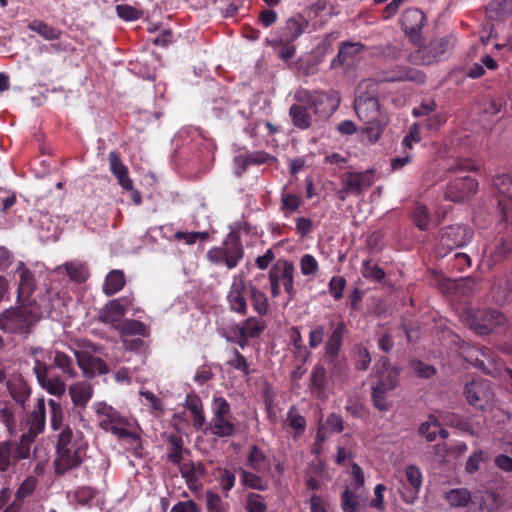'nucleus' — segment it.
<instances>
[{
	"mask_svg": "<svg viewBox=\"0 0 512 512\" xmlns=\"http://www.w3.org/2000/svg\"><path fill=\"white\" fill-rule=\"evenodd\" d=\"M464 358L484 374L498 377L503 366L502 359L488 347L473 345L463 351Z\"/></svg>",
	"mask_w": 512,
	"mask_h": 512,
	"instance_id": "9d476101",
	"label": "nucleus"
},
{
	"mask_svg": "<svg viewBox=\"0 0 512 512\" xmlns=\"http://www.w3.org/2000/svg\"><path fill=\"white\" fill-rule=\"evenodd\" d=\"M445 500L452 507H467L472 500L471 493L466 488H454L445 493Z\"/></svg>",
	"mask_w": 512,
	"mask_h": 512,
	"instance_id": "49530a36",
	"label": "nucleus"
},
{
	"mask_svg": "<svg viewBox=\"0 0 512 512\" xmlns=\"http://www.w3.org/2000/svg\"><path fill=\"white\" fill-rule=\"evenodd\" d=\"M213 417L210 422V432L217 437H230L236 432V425L232 421L231 408L223 397L215 398L212 404Z\"/></svg>",
	"mask_w": 512,
	"mask_h": 512,
	"instance_id": "4468645a",
	"label": "nucleus"
},
{
	"mask_svg": "<svg viewBox=\"0 0 512 512\" xmlns=\"http://www.w3.org/2000/svg\"><path fill=\"white\" fill-rule=\"evenodd\" d=\"M493 300L499 305L512 301V279L501 277L496 280L492 288Z\"/></svg>",
	"mask_w": 512,
	"mask_h": 512,
	"instance_id": "ea45409f",
	"label": "nucleus"
},
{
	"mask_svg": "<svg viewBox=\"0 0 512 512\" xmlns=\"http://www.w3.org/2000/svg\"><path fill=\"white\" fill-rule=\"evenodd\" d=\"M366 50L367 47L360 42H342L337 55L332 60L331 65L332 67H338L344 64H349L358 54Z\"/></svg>",
	"mask_w": 512,
	"mask_h": 512,
	"instance_id": "473e14b6",
	"label": "nucleus"
},
{
	"mask_svg": "<svg viewBox=\"0 0 512 512\" xmlns=\"http://www.w3.org/2000/svg\"><path fill=\"white\" fill-rule=\"evenodd\" d=\"M439 426L440 423L438 419L435 416L430 415L427 421L421 423L418 428V433L425 437L428 442H433L437 438V429Z\"/></svg>",
	"mask_w": 512,
	"mask_h": 512,
	"instance_id": "13d9d810",
	"label": "nucleus"
},
{
	"mask_svg": "<svg viewBox=\"0 0 512 512\" xmlns=\"http://www.w3.org/2000/svg\"><path fill=\"white\" fill-rule=\"evenodd\" d=\"M249 297L254 311L260 316L269 312V300L267 295L252 282H249Z\"/></svg>",
	"mask_w": 512,
	"mask_h": 512,
	"instance_id": "c03bdc74",
	"label": "nucleus"
},
{
	"mask_svg": "<svg viewBox=\"0 0 512 512\" xmlns=\"http://www.w3.org/2000/svg\"><path fill=\"white\" fill-rule=\"evenodd\" d=\"M380 82H403L411 81L415 83H423L425 74L408 66H395L391 69L383 71L379 76Z\"/></svg>",
	"mask_w": 512,
	"mask_h": 512,
	"instance_id": "bb28decb",
	"label": "nucleus"
},
{
	"mask_svg": "<svg viewBox=\"0 0 512 512\" xmlns=\"http://www.w3.org/2000/svg\"><path fill=\"white\" fill-rule=\"evenodd\" d=\"M491 20L504 21L512 16V0H494L487 8Z\"/></svg>",
	"mask_w": 512,
	"mask_h": 512,
	"instance_id": "a18cd8bd",
	"label": "nucleus"
},
{
	"mask_svg": "<svg viewBox=\"0 0 512 512\" xmlns=\"http://www.w3.org/2000/svg\"><path fill=\"white\" fill-rule=\"evenodd\" d=\"M346 325L343 321L338 322L332 329L324 345V360L331 365V374L341 376L346 374L347 364L339 360V354L343 345Z\"/></svg>",
	"mask_w": 512,
	"mask_h": 512,
	"instance_id": "9b49d317",
	"label": "nucleus"
},
{
	"mask_svg": "<svg viewBox=\"0 0 512 512\" xmlns=\"http://www.w3.org/2000/svg\"><path fill=\"white\" fill-rule=\"evenodd\" d=\"M405 477L408 487L403 484L400 491L402 500L407 504H413L418 498L420 488L422 486V473L415 465H408L405 468Z\"/></svg>",
	"mask_w": 512,
	"mask_h": 512,
	"instance_id": "c85d7f7f",
	"label": "nucleus"
},
{
	"mask_svg": "<svg viewBox=\"0 0 512 512\" xmlns=\"http://www.w3.org/2000/svg\"><path fill=\"white\" fill-rule=\"evenodd\" d=\"M425 24V14L418 8H408L401 15V27L414 44L421 41V31Z\"/></svg>",
	"mask_w": 512,
	"mask_h": 512,
	"instance_id": "393cba45",
	"label": "nucleus"
},
{
	"mask_svg": "<svg viewBox=\"0 0 512 512\" xmlns=\"http://www.w3.org/2000/svg\"><path fill=\"white\" fill-rule=\"evenodd\" d=\"M399 374L400 370L398 368L390 366L388 357H380L376 365L378 381L373 386L371 393L373 404L379 411L389 409L387 393L398 386Z\"/></svg>",
	"mask_w": 512,
	"mask_h": 512,
	"instance_id": "423d86ee",
	"label": "nucleus"
},
{
	"mask_svg": "<svg viewBox=\"0 0 512 512\" xmlns=\"http://www.w3.org/2000/svg\"><path fill=\"white\" fill-rule=\"evenodd\" d=\"M244 247L238 231L228 233L221 246L212 247L206 257L215 265H225L227 269L236 268L244 258Z\"/></svg>",
	"mask_w": 512,
	"mask_h": 512,
	"instance_id": "0eeeda50",
	"label": "nucleus"
},
{
	"mask_svg": "<svg viewBox=\"0 0 512 512\" xmlns=\"http://www.w3.org/2000/svg\"><path fill=\"white\" fill-rule=\"evenodd\" d=\"M361 274L364 278L377 283H380L386 276L385 271L373 264L371 259H366L362 262Z\"/></svg>",
	"mask_w": 512,
	"mask_h": 512,
	"instance_id": "5fc2aeb1",
	"label": "nucleus"
},
{
	"mask_svg": "<svg viewBox=\"0 0 512 512\" xmlns=\"http://www.w3.org/2000/svg\"><path fill=\"white\" fill-rule=\"evenodd\" d=\"M186 408L193 415V422L195 427H201L205 422V416L202 411V402L195 394H189L185 401Z\"/></svg>",
	"mask_w": 512,
	"mask_h": 512,
	"instance_id": "8fccbe9b",
	"label": "nucleus"
},
{
	"mask_svg": "<svg viewBox=\"0 0 512 512\" xmlns=\"http://www.w3.org/2000/svg\"><path fill=\"white\" fill-rule=\"evenodd\" d=\"M326 387V369L323 364L317 363L311 371L309 389L313 396L317 399L323 400L328 397Z\"/></svg>",
	"mask_w": 512,
	"mask_h": 512,
	"instance_id": "72a5a7b5",
	"label": "nucleus"
},
{
	"mask_svg": "<svg viewBox=\"0 0 512 512\" xmlns=\"http://www.w3.org/2000/svg\"><path fill=\"white\" fill-rule=\"evenodd\" d=\"M345 287L346 280L342 276H333L328 283L329 293L336 301L342 299Z\"/></svg>",
	"mask_w": 512,
	"mask_h": 512,
	"instance_id": "69168bd1",
	"label": "nucleus"
},
{
	"mask_svg": "<svg viewBox=\"0 0 512 512\" xmlns=\"http://www.w3.org/2000/svg\"><path fill=\"white\" fill-rule=\"evenodd\" d=\"M74 354L85 377L93 378L96 375H105L109 372V367L103 359L84 351H75Z\"/></svg>",
	"mask_w": 512,
	"mask_h": 512,
	"instance_id": "cd10ccee",
	"label": "nucleus"
},
{
	"mask_svg": "<svg viewBox=\"0 0 512 512\" xmlns=\"http://www.w3.org/2000/svg\"><path fill=\"white\" fill-rule=\"evenodd\" d=\"M120 338H128L130 336H140L147 338L150 336V328L142 321L135 319H124L117 330Z\"/></svg>",
	"mask_w": 512,
	"mask_h": 512,
	"instance_id": "58836bf2",
	"label": "nucleus"
},
{
	"mask_svg": "<svg viewBox=\"0 0 512 512\" xmlns=\"http://www.w3.org/2000/svg\"><path fill=\"white\" fill-rule=\"evenodd\" d=\"M60 269H64L69 279L76 283H83L90 276L88 266L86 263L83 262H66L62 266L58 267V270Z\"/></svg>",
	"mask_w": 512,
	"mask_h": 512,
	"instance_id": "79ce46f5",
	"label": "nucleus"
},
{
	"mask_svg": "<svg viewBox=\"0 0 512 512\" xmlns=\"http://www.w3.org/2000/svg\"><path fill=\"white\" fill-rule=\"evenodd\" d=\"M245 509L247 512H267L264 497L257 493H249L246 497Z\"/></svg>",
	"mask_w": 512,
	"mask_h": 512,
	"instance_id": "052dcab7",
	"label": "nucleus"
},
{
	"mask_svg": "<svg viewBox=\"0 0 512 512\" xmlns=\"http://www.w3.org/2000/svg\"><path fill=\"white\" fill-rule=\"evenodd\" d=\"M308 26L309 22L303 15L295 14L277 29L274 38L280 39L282 42H294L306 31Z\"/></svg>",
	"mask_w": 512,
	"mask_h": 512,
	"instance_id": "a878e982",
	"label": "nucleus"
},
{
	"mask_svg": "<svg viewBox=\"0 0 512 512\" xmlns=\"http://www.w3.org/2000/svg\"><path fill=\"white\" fill-rule=\"evenodd\" d=\"M478 189V181L470 176L457 177L447 184L444 198L452 202H462L473 196Z\"/></svg>",
	"mask_w": 512,
	"mask_h": 512,
	"instance_id": "5701e85b",
	"label": "nucleus"
},
{
	"mask_svg": "<svg viewBox=\"0 0 512 512\" xmlns=\"http://www.w3.org/2000/svg\"><path fill=\"white\" fill-rule=\"evenodd\" d=\"M126 285V277L122 270H111L105 277L103 293L106 296H113L121 291Z\"/></svg>",
	"mask_w": 512,
	"mask_h": 512,
	"instance_id": "a19ab883",
	"label": "nucleus"
},
{
	"mask_svg": "<svg viewBox=\"0 0 512 512\" xmlns=\"http://www.w3.org/2000/svg\"><path fill=\"white\" fill-rule=\"evenodd\" d=\"M32 353L35 356L33 372L39 385L51 395L64 394L65 382L54 374V369H59L68 378H74L76 371L72 358L61 351H45L41 348L34 349Z\"/></svg>",
	"mask_w": 512,
	"mask_h": 512,
	"instance_id": "f03ea898",
	"label": "nucleus"
},
{
	"mask_svg": "<svg viewBox=\"0 0 512 512\" xmlns=\"http://www.w3.org/2000/svg\"><path fill=\"white\" fill-rule=\"evenodd\" d=\"M473 230L464 224H454L441 230L439 242L435 248L437 257H445L454 248H459L471 241Z\"/></svg>",
	"mask_w": 512,
	"mask_h": 512,
	"instance_id": "f8f14e48",
	"label": "nucleus"
},
{
	"mask_svg": "<svg viewBox=\"0 0 512 512\" xmlns=\"http://www.w3.org/2000/svg\"><path fill=\"white\" fill-rule=\"evenodd\" d=\"M30 449L21 437L18 442L0 441V472H7L18 461L29 458Z\"/></svg>",
	"mask_w": 512,
	"mask_h": 512,
	"instance_id": "412c9836",
	"label": "nucleus"
},
{
	"mask_svg": "<svg viewBox=\"0 0 512 512\" xmlns=\"http://www.w3.org/2000/svg\"><path fill=\"white\" fill-rule=\"evenodd\" d=\"M240 478L242 485L245 487H249L258 491H265L267 488V485L265 484L262 477L254 472L240 469Z\"/></svg>",
	"mask_w": 512,
	"mask_h": 512,
	"instance_id": "6e6d98bb",
	"label": "nucleus"
},
{
	"mask_svg": "<svg viewBox=\"0 0 512 512\" xmlns=\"http://www.w3.org/2000/svg\"><path fill=\"white\" fill-rule=\"evenodd\" d=\"M465 325L478 336L503 334L509 326L506 315L497 308H470L464 314Z\"/></svg>",
	"mask_w": 512,
	"mask_h": 512,
	"instance_id": "20e7f679",
	"label": "nucleus"
},
{
	"mask_svg": "<svg viewBox=\"0 0 512 512\" xmlns=\"http://www.w3.org/2000/svg\"><path fill=\"white\" fill-rule=\"evenodd\" d=\"M16 273L19 276V285H18V302L27 303L30 300L33 292L36 288V280L34 273L27 268L24 263L20 262L17 267Z\"/></svg>",
	"mask_w": 512,
	"mask_h": 512,
	"instance_id": "7c9ffc66",
	"label": "nucleus"
},
{
	"mask_svg": "<svg viewBox=\"0 0 512 512\" xmlns=\"http://www.w3.org/2000/svg\"><path fill=\"white\" fill-rule=\"evenodd\" d=\"M247 295H249V282H246L243 273L235 274L226 295L229 310L241 316L247 315Z\"/></svg>",
	"mask_w": 512,
	"mask_h": 512,
	"instance_id": "f3484780",
	"label": "nucleus"
},
{
	"mask_svg": "<svg viewBox=\"0 0 512 512\" xmlns=\"http://www.w3.org/2000/svg\"><path fill=\"white\" fill-rule=\"evenodd\" d=\"M420 127L417 123L410 126L408 133L404 136L401 146L403 149L412 151L413 144L421 141Z\"/></svg>",
	"mask_w": 512,
	"mask_h": 512,
	"instance_id": "338daca9",
	"label": "nucleus"
},
{
	"mask_svg": "<svg viewBox=\"0 0 512 512\" xmlns=\"http://www.w3.org/2000/svg\"><path fill=\"white\" fill-rule=\"evenodd\" d=\"M28 28L31 31L38 33L46 40H57L61 37L62 31L59 28L48 25L41 20H34L29 23Z\"/></svg>",
	"mask_w": 512,
	"mask_h": 512,
	"instance_id": "de8ad7c7",
	"label": "nucleus"
},
{
	"mask_svg": "<svg viewBox=\"0 0 512 512\" xmlns=\"http://www.w3.org/2000/svg\"><path fill=\"white\" fill-rule=\"evenodd\" d=\"M180 473L185 479L187 487L194 491L201 486L199 478L205 475L206 469L202 462L194 463L190 461L180 466Z\"/></svg>",
	"mask_w": 512,
	"mask_h": 512,
	"instance_id": "f704fd0d",
	"label": "nucleus"
},
{
	"mask_svg": "<svg viewBox=\"0 0 512 512\" xmlns=\"http://www.w3.org/2000/svg\"><path fill=\"white\" fill-rule=\"evenodd\" d=\"M376 86L377 82L372 79L362 81L359 85L360 92L354 102L358 118L368 124L367 130L371 131L377 126L380 106L378 98L369 91L375 92Z\"/></svg>",
	"mask_w": 512,
	"mask_h": 512,
	"instance_id": "6e6552de",
	"label": "nucleus"
},
{
	"mask_svg": "<svg viewBox=\"0 0 512 512\" xmlns=\"http://www.w3.org/2000/svg\"><path fill=\"white\" fill-rule=\"evenodd\" d=\"M497 190L498 209L500 220L498 226L500 231L502 228L512 226V175H498L493 180Z\"/></svg>",
	"mask_w": 512,
	"mask_h": 512,
	"instance_id": "2eb2a0df",
	"label": "nucleus"
},
{
	"mask_svg": "<svg viewBox=\"0 0 512 512\" xmlns=\"http://www.w3.org/2000/svg\"><path fill=\"white\" fill-rule=\"evenodd\" d=\"M56 450L55 471L57 474H64L83 462L87 442L81 432L74 433L69 426H66L58 435Z\"/></svg>",
	"mask_w": 512,
	"mask_h": 512,
	"instance_id": "7ed1b4c3",
	"label": "nucleus"
},
{
	"mask_svg": "<svg viewBox=\"0 0 512 512\" xmlns=\"http://www.w3.org/2000/svg\"><path fill=\"white\" fill-rule=\"evenodd\" d=\"M302 204H303V200L297 194L286 193V192H283L281 194L280 209L284 213L285 216H288L291 213L298 211V209L301 207Z\"/></svg>",
	"mask_w": 512,
	"mask_h": 512,
	"instance_id": "864d4df0",
	"label": "nucleus"
},
{
	"mask_svg": "<svg viewBox=\"0 0 512 512\" xmlns=\"http://www.w3.org/2000/svg\"><path fill=\"white\" fill-rule=\"evenodd\" d=\"M248 466L257 473L270 470V465L265 452L257 445H252L247 457Z\"/></svg>",
	"mask_w": 512,
	"mask_h": 512,
	"instance_id": "37998d69",
	"label": "nucleus"
},
{
	"mask_svg": "<svg viewBox=\"0 0 512 512\" xmlns=\"http://www.w3.org/2000/svg\"><path fill=\"white\" fill-rule=\"evenodd\" d=\"M464 393L468 403L479 410H484L494 398L489 381L484 380H473L467 383Z\"/></svg>",
	"mask_w": 512,
	"mask_h": 512,
	"instance_id": "4be33fe9",
	"label": "nucleus"
},
{
	"mask_svg": "<svg viewBox=\"0 0 512 512\" xmlns=\"http://www.w3.org/2000/svg\"><path fill=\"white\" fill-rule=\"evenodd\" d=\"M109 167L111 173L115 176L118 184L123 190L132 189V179L129 177L128 168L123 164L120 155L116 151H111L108 155Z\"/></svg>",
	"mask_w": 512,
	"mask_h": 512,
	"instance_id": "2f4dec72",
	"label": "nucleus"
},
{
	"mask_svg": "<svg viewBox=\"0 0 512 512\" xmlns=\"http://www.w3.org/2000/svg\"><path fill=\"white\" fill-rule=\"evenodd\" d=\"M18 303L17 307L0 315V329L12 334H27L38 321L39 308L36 301Z\"/></svg>",
	"mask_w": 512,
	"mask_h": 512,
	"instance_id": "39448f33",
	"label": "nucleus"
},
{
	"mask_svg": "<svg viewBox=\"0 0 512 512\" xmlns=\"http://www.w3.org/2000/svg\"><path fill=\"white\" fill-rule=\"evenodd\" d=\"M294 103L289 108V117L294 127L308 130L313 123L312 114L320 119L329 118L339 107L340 97L333 90H309L299 88L294 93Z\"/></svg>",
	"mask_w": 512,
	"mask_h": 512,
	"instance_id": "f257e3e1",
	"label": "nucleus"
},
{
	"mask_svg": "<svg viewBox=\"0 0 512 512\" xmlns=\"http://www.w3.org/2000/svg\"><path fill=\"white\" fill-rule=\"evenodd\" d=\"M117 16L125 21H135L142 17V11L127 4H119L115 8Z\"/></svg>",
	"mask_w": 512,
	"mask_h": 512,
	"instance_id": "e2e57ef3",
	"label": "nucleus"
},
{
	"mask_svg": "<svg viewBox=\"0 0 512 512\" xmlns=\"http://www.w3.org/2000/svg\"><path fill=\"white\" fill-rule=\"evenodd\" d=\"M38 484V479L34 476H28L15 492V499L21 501L33 494Z\"/></svg>",
	"mask_w": 512,
	"mask_h": 512,
	"instance_id": "bf43d9fd",
	"label": "nucleus"
},
{
	"mask_svg": "<svg viewBox=\"0 0 512 512\" xmlns=\"http://www.w3.org/2000/svg\"><path fill=\"white\" fill-rule=\"evenodd\" d=\"M374 171L346 172L340 176L341 188L337 190V198L345 201L349 195L360 196L373 184Z\"/></svg>",
	"mask_w": 512,
	"mask_h": 512,
	"instance_id": "dca6fc26",
	"label": "nucleus"
},
{
	"mask_svg": "<svg viewBox=\"0 0 512 512\" xmlns=\"http://www.w3.org/2000/svg\"><path fill=\"white\" fill-rule=\"evenodd\" d=\"M300 270L304 276L315 275L319 270V263L313 255L304 254L300 258Z\"/></svg>",
	"mask_w": 512,
	"mask_h": 512,
	"instance_id": "680f3d73",
	"label": "nucleus"
},
{
	"mask_svg": "<svg viewBox=\"0 0 512 512\" xmlns=\"http://www.w3.org/2000/svg\"><path fill=\"white\" fill-rule=\"evenodd\" d=\"M133 304L132 296H123L107 302L97 314V321L118 330L126 311Z\"/></svg>",
	"mask_w": 512,
	"mask_h": 512,
	"instance_id": "6ab92c4d",
	"label": "nucleus"
},
{
	"mask_svg": "<svg viewBox=\"0 0 512 512\" xmlns=\"http://www.w3.org/2000/svg\"><path fill=\"white\" fill-rule=\"evenodd\" d=\"M359 506L358 497L346 488L341 494V507L344 512H356Z\"/></svg>",
	"mask_w": 512,
	"mask_h": 512,
	"instance_id": "774afa93",
	"label": "nucleus"
},
{
	"mask_svg": "<svg viewBox=\"0 0 512 512\" xmlns=\"http://www.w3.org/2000/svg\"><path fill=\"white\" fill-rule=\"evenodd\" d=\"M306 427V418L300 413L296 405H292L283 420V429L290 433L294 440H297L305 434Z\"/></svg>",
	"mask_w": 512,
	"mask_h": 512,
	"instance_id": "c756f323",
	"label": "nucleus"
},
{
	"mask_svg": "<svg viewBox=\"0 0 512 512\" xmlns=\"http://www.w3.org/2000/svg\"><path fill=\"white\" fill-rule=\"evenodd\" d=\"M7 388L13 400L24 409L31 394L28 384L23 378L15 377L7 381Z\"/></svg>",
	"mask_w": 512,
	"mask_h": 512,
	"instance_id": "4c0bfd02",
	"label": "nucleus"
},
{
	"mask_svg": "<svg viewBox=\"0 0 512 512\" xmlns=\"http://www.w3.org/2000/svg\"><path fill=\"white\" fill-rule=\"evenodd\" d=\"M455 43L456 38L453 35L433 40L416 51L414 60L422 65H429L440 61L448 51L453 49Z\"/></svg>",
	"mask_w": 512,
	"mask_h": 512,
	"instance_id": "a211bd4d",
	"label": "nucleus"
},
{
	"mask_svg": "<svg viewBox=\"0 0 512 512\" xmlns=\"http://www.w3.org/2000/svg\"><path fill=\"white\" fill-rule=\"evenodd\" d=\"M93 387L86 381H79L69 387L72 403L78 408H85L93 397Z\"/></svg>",
	"mask_w": 512,
	"mask_h": 512,
	"instance_id": "c9c22d12",
	"label": "nucleus"
},
{
	"mask_svg": "<svg viewBox=\"0 0 512 512\" xmlns=\"http://www.w3.org/2000/svg\"><path fill=\"white\" fill-rule=\"evenodd\" d=\"M413 222L417 228L425 231L429 227L430 212L428 208L422 203H416L412 212Z\"/></svg>",
	"mask_w": 512,
	"mask_h": 512,
	"instance_id": "4d7b16f0",
	"label": "nucleus"
},
{
	"mask_svg": "<svg viewBox=\"0 0 512 512\" xmlns=\"http://www.w3.org/2000/svg\"><path fill=\"white\" fill-rule=\"evenodd\" d=\"M99 426L105 431H110L119 438L133 437V433L125 427L128 425L126 417L122 416L115 408L99 402L95 406Z\"/></svg>",
	"mask_w": 512,
	"mask_h": 512,
	"instance_id": "ddd939ff",
	"label": "nucleus"
},
{
	"mask_svg": "<svg viewBox=\"0 0 512 512\" xmlns=\"http://www.w3.org/2000/svg\"><path fill=\"white\" fill-rule=\"evenodd\" d=\"M205 507L207 512H229L230 505L213 490L205 492Z\"/></svg>",
	"mask_w": 512,
	"mask_h": 512,
	"instance_id": "09e8293b",
	"label": "nucleus"
},
{
	"mask_svg": "<svg viewBox=\"0 0 512 512\" xmlns=\"http://www.w3.org/2000/svg\"><path fill=\"white\" fill-rule=\"evenodd\" d=\"M241 330H239V334L246 341V346L250 339H255L260 337V335L265 331L267 325L265 320L260 317L250 316L245 320L240 322Z\"/></svg>",
	"mask_w": 512,
	"mask_h": 512,
	"instance_id": "e433bc0d",
	"label": "nucleus"
},
{
	"mask_svg": "<svg viewBox=\"0 0 512 512\" xmlns=\"http://www.w3.org/2000/svg\"><path fill=\"white\" fill-rule=\"evenodd\" d=\"M45 424V400L43 397H41L37 400V403L32 413H30L27 417V431L24 432L20 437L31 447L32 443L36 440L37 436L44 431Z\"/></svg>",
	"mask_w": 512,
	"mask_h": 512,
	"instance_id": "b1692460",
	"label": "nucleus"
},
{
	"mask_svg": "<svg viewBox=\"0 0 512 512\" xmlns=\"http://www.w3.org/2000/svg\"><path fill=\"white\" fill-rule=\"evenodd\" d=\"M295 266L293 262L285 259H277L268 272V280L270 284V293L272 298H277L281 294V286L288 298L291 300L296 295L294 288Z\"/></svg>",
	"mask_w": 512,
	"mask_h": 512,
	"instance_id": "1a4fd4ad",
	"label": "nucleus"
},
{
	"mask_svg": "<svg viewBox=\"0 0 512 512\" xmlns=\"http://www.w3.org/2000/svg\"><path fill=\"white\" fill-rule=\"evenodd\" d=\"M50 407V422L53 430L60 429L63 419L62 406L56 400L50 399L48 402Z\"/></svg>",
	"mask_w": 512,
	"mask_h": 512,
	"instance_id": "0e129e2a",
	"label": "nucleus"
},
{
	"mask_svg": "<svg viewBox=\"0 0 512 512\" xmlns=\"http://www.w3.org/2000/svg\"><path fill=\"white\" fill-rule=\"evenodd\" d=\"M497 229L499 234L505 232L506 235L495 237L484 249V255L492 265L501 263L512 255V226L500 231L497 225Z\"/></svg>",
	"mask_w": 512,
	"mask_h": 512,
	"instance_id": "aec40b11",
	"label": "nucleus"
},
{
	"mask_svg": "<svg viewBox=\"0 0 512 512\" xmlns=\"http://www.w3.org/2000/svg\"><path fill=\"white\" fill-rule=\"evenodd\" d=\"M0 422L6 427L10 436L16 434L15 407L11 402H5L0 408Z\"/></svg>",
	"mask_w": 512,
	"mask_h": 512,
	"instance_id": "3c124183",
	"label": "nucleus"
},
{
	"mask_svg": "<svg viewBox=\"0 0 512 512\" xmlns=\"http://www.w3.org/2000/svg\"><path fill=\"white\" fill-rule=\"evenodd\" d=\"M266 42L269 46L278 48V57L284 62H289L295 56L296 47L293 44L294 42H282L276 38L266 39Z\"/></svg>",
	"mask_w": 512,
	"mask_h": 512,
	"instance_id": "603ef678",
	"label": "nucleus"
}]
</instances>
